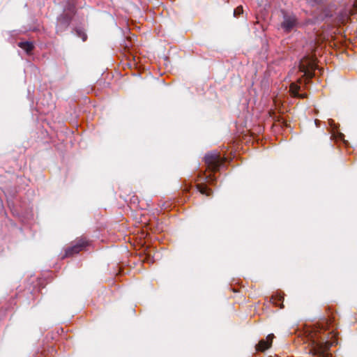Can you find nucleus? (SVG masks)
I'll return each mask as SVG.
<instances>
[{
	"label": "nucleus",
	"instance_id": "obj_1",
	"mask_svg": "<svg viewBox=\"0 0 357 357\" xmlns=\"http://www.w3.org/2000/svg\"><path fill=\"white\" fill-rule=\"evenodd\" d=\"M297 24V19L294 15L283 13V21L281 23V28L284 31H291L296 26Z\"/></svg>",
	"mask_w": 357,
	"mask_h": 357
},
{
	"label": "nucleus",
	"instance_id": "obj_2",
	"mask_svg": "<svg viewBox=\"0 0 357 357\" xmlns=\"http://www.w3.org/2000/svg\"><path fill=\"white\" fill-rule=\"evenodd\" d=\"M205 162L213 171L219 168L220 157L216 153H208L205 155Z\"/></svg>",
	"mask_w": 357,
	"mask_h": 357
},
{
	"label": "nucleus",
	"instance_id": "obj_3",
	"mask_svg": "<svg viewBox=\"0 0 357 357\" xmlns=\"http://www.w3.org/2000/svg\"><path fill=\"white\" fill-rule=\"evenodd\" d=\"M357 12V1L354 2L352 6H349L344 9L340 15V22L341 23L346 22L349 17Z\"/></svg>",
	"mask_w": 357,
	"mask_h": 357
},
{
	"label": "nucleus",
	"instance_id": "obj_4",
	"mask_svg": "<svg viewBox=\"0 0 357 357\" xmlns=\"http://www.w3.org/2000/svg\"><path fill=\"white\" fill-rule=\"evenodd\" d=\"M314 61L310 59H307L306 61H301L299 64L300 71L304 73L307 76H311L310 70L314 69Z\"/></svg>",
	"mask_w": 357,
	"mask_h": 357
},
{
	"label": "nucleus",
	"instance_id": "obj_5",
	"mask_svg": "<svg viewBox=\"0 0 357 357\" xmlns=\"http://www.w3.org/2000/svg\"><path fill=\"white\" fill-rule=\"evenodd\" d=\"M86 245V242L83 240H79L73 246L68 248L66 251L65 257H69L74 254L79 252Z\"/></svg>",
	"mask_w": 357,
	"mask_h": 357
},
{
	"label": "nucleus",
	"instance_id": "obj_6",
	"mask_svg": "<svg viewBox=\"0 0 357 357\" xmlns=\"http://www.w3.org/2000/svg\"><path fill=\"white\" fill-rule=\"evenodd\" d=\"M273 337V334H270L266 337V340H260L256 346L257 350L264 351L268 349L271 345Z\"/></svg>",
	"mask_w": 357,
	"mask_h": 357
},
{
	"label": "nucleus",
	"instance_id": "obj_7",
	"mask_svg": "<svg viewBox=\"0 0 357 357\" xmlns=\"http://www.w3.org/2000/svg\"><path fill=\"white\" fill-rule=\"evenodd\" d=\"M19 46L23 49L27 54H29L33 49V45L30 42H20Z\"/></svg>",
	"mask_w": 357,
	"mask_h": 357
},
{
	"label": "nucleus",
	"instance_id": "obj_8",
	"mask_svg": "<svg viewBox=\"0 0 357 357\" xmlns=\"http://www.w3.org/2000/svg\"><path fill=\"white\" fill-rule=\"evenodd\" d=\"M199 192L203 194L208 196L210 195V190H208L206 186H199Z\"/></svg>",
	"mask_w": 357,
	"mask_h": 357
},
{
	"label": "nucleus",
	"instance_id": "obj_9",
	"mask_svg": "<svg viewBox=\"0 0 357 357\" xmlns=\"http://www.w3.org/2000/svg\"><path fill=\"white\" fill-rule=\"evenodd\" d=\"M290 90L294 96H299L298 93V86L295 84H291L290 86Z\"/></svg>",
	"mask_w": 357,
	"mask_h": 357
},
{
	"label": "nucleus",
	"instance_id": "obj_10",
	"mask_svg": "<svg viewBox=\"0 0 357 357\" xmlns=\"http://www.w3.org/2000/svg\"><path fill=\"white\" fill-rule=\"evenodd\" d=\"M243 10L242 6H238L234 10V15L235 17H237L240 15V14L243 13Z\"/></svg>",
	"mask_w": 357,
	"mask_h": 357
},
{
	"label": "nucleus",
	"instance_id": "obj_11",
	"mask_svg": "<svg viewBox=\"0 0 357 357\" xmlns=\"http://www.w3.org/2000/svg\"><path fill=\"white\" fill-rule=\"evenodd\" d=\"M77 35H78L79 37H81V38H82V40H83V41H85V40H86V37H87V36H86V35L84 32H82V31H80V30H77Z\"/></svg>",
	"mask_w": 357,
	"mask_h": 357
},
{
	"label": "nucleus",
	"instance_id": "obj_12",
	"mask_svg": "<svg viewBox=\"0 0 357 357\" xmlns=\"http://www.w3.org/2000/svg\"><path fill=\"white\" fill-rule=\"evenodd\" d=\"M312 342H313V344H315V345H317V346L319 345V343H317V342H316V340H312Z\"/></svg>",
	"mask_w": 357,
	"mask_h": 357
},
{
	"label": "nucleus",
	"instance_id": "obj_13",
	"mask_svg": "<svg viewBox=\"0 0 357 357\" xmlns=\"http://www.w3.org/2000/svg\"><path fill=\"white\" fill-rule=\"evenodd\" d=\"M68 24H69V22L67 21L66 23V26H67Z\"/></svg>",
	"mask_w": 357,
	"mask_h": 357
},
{
	"label": "nucleus",
	"instance_id": "obj_14",
	"mask_svg": "<svg viewBox=\"0 0 357 357\" xmlns=\"http://www.w3.org/2000/svg\"><path fill=\"white\" fill-rule=\"evenodd\" d=\"M324 357H332V356H329L328 355H326Z\"/></svg>",
	"mask_w": 357,
	"mask_h": 357
}]
</instances>
